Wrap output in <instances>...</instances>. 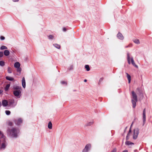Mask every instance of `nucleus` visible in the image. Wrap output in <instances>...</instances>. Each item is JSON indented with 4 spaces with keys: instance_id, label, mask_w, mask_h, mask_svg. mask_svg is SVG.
<instances>
[{
    "instance_id": "obj_1",
    "label": "nucleus",
    "mask_w": 152,
    "mask_h": 152,
    "mask_svg": "<svg viewBox=\"0 0 152 152\" xmlns=\"http://www.w3.org/2000/svg\"><path fill=\"white\" fill-rule=\"evenodd\" d=\"M132 101L133 104V107L135 108L136 106V103L137 101V96L134 91H132Z\"/></svg>"
},
{
    "instance_id": "obj_2",
    "label": "nucleus",
    "mask_w": 152,
    "mask_h": 152,
    "mask_svg": "<svg viewBox=\"0 0 152 152\" xmlns=\"http://www.w3.org/2000/svg\"><path fill=\"white\" fill-rule=\"evenodd\" d=\"M8 133L12 137H16L17 135V133L18 132V131L14 128L12 129L10 131H8Z\"/></svg>"
},
{
    "instance_id": "obj_3",
    "label": "nucleus",
    "mask_w": 152,
    "mask_h": 152,
    "mask_svg": "<svg viewBox=\"0 0 152 152\" xmlns=\"http://www.w3.org/2000/svg\"><path fill=\"white\" fill-rule=\"evenodd\" d=\"M127 60L128 63L130 64L131 62L132 64L134 66L137 67L138 66L136 65L133 58H130L129 53L127 54Z\"/></svg>"
},
{
    "instance_id": "obj_4",
    "label": "nucleus",
    "mask_w": 152,
    "mask_h": 152,
    "mask_svg": "<svg viewBox=\"0 0 152 152\" xmlns=\"http://www.w3.org/2000/svg\"><path fill=\"white\" fill-rule=\"evenodd\" d=\"M5 137L4 135H2V137L1 138L0 141L2 142L1 146L0 147V149H4L5 148L6 144L5 142Z\"/></svg>"
},
{
    "instance_id": "obj_5",
    "label": "nucleus",
    "mask_w": 152,
    "mask_h": 152,
    "mask_svg": "<svg viewBox=\"0 0 152 152\" xmlns=\"http://www.w3.org/2000/svg\"><path fill=\"white\" fill-rule=\"evenodd\" d=\"M13 93L14 95L18 98H20L21 95V90L14 91Z\"/></svg>"
},
{
    "instance_id": "obj_6",
    "label": "nucleus",
    "mask_w": 152,
    "mask_h": 152,
    "mask_svg": "<svg viewBox=\"0 0 152 152\" xmlns=\"http://www.w3.org/2000/svg\"><path fill=\"white\" fill-rule=\"evenodd\" d=\"M139 134V130L138 129H135L134 130L133 139H136L137 138Z\"/></svg>"
},
{
    "instance_id": "obj_7",
    "label": "nucleus",
    "mask_w": 152,
    "mask_h": 152,
    "mask_svg": "<svg viewBox=\"0 0 152 152\" xmlns=\"http://www.w3.org/2000/svg\"><path fill=\"white\" fill-rule=\"evenodd\" d=\"M20 63L18 62H16L14 64V66L17 69V70L18 72H20L21 70V69L20 68Z\"/></svg>"
},
{
    "instance_id": "obj_8",
    "label": "nucleus",
    "mask_w": 152,
    "mask_h": 152,
    "mask_svg": "<svg viewBox=\"0 0 152 152\" xmlns=\"http://www.w3.org/2000/svg\"><path fill=\"white\" fill-rule=\"evenodd\" d=\"M15 124L17 125H19L22 122V120L21 118H18L15 121Z\"/></svg>"
},
{
    "instance_id": "obj_9",
    "label": "nucleus",
    "mask_w": 152,
    "mask_h": 152,
    "mask_svg": "<svg viewBox=\"0 0 152 152\" xmlns=\"http://www.w3.org/2000/svg\"><path fill=\"white\" fill-rule=\"evenodd\" d=\"M14 91L16 90H22L20 86H15L13 87Z\"/></svg>"
},
{
    "instance_id": "obj_10",
    "label": "nucleus",
    "mask_w": 152,
    "mask_h": 152,
    "mask_svg": "<svg viewBox=\"0 0 152 152\" xmlns=\"http://www.w3.org/2000/svg\"><path fill=\"white\" fill-rule=\"evenodd\" d=\"M2 105L4 107H6L8 104V102L6 100H4L2 101Z\"/></svg>"
},
{
    "instance_id": "obj_11",
    "label": "nucleus",
    "mask_w": 152,
    "mask_h": 152,
    "mask_svg": "<svg viewBox=\"0 0 152 152\" xmlns=\"http://www.w3.org/2000/svg\"><path fill=\"white\" fill-rule=\"evenodd\" d=\"M117 36L118 38L122 40H123L124 39V37L122 35V34L119 32L118 33V34H117Z\"/></svg>"
},
{
    "instance_id": "obj_12",
    "label": "nucleus",
    "mask_w": 152,
    "mask_h": 152,
    "mask_svg": "<svg viewBox=\"0 0 152 152\" xmlns=\"http://www.w3.org/2000/svg\"><path fill=\"white\" fill-rule=\"evenodd\" d=\"M22 84L23 87L24 88H25L26 87V81L24 77L23 78Z\"/></svg>"
},
{
    "instance_id": "obj_13",
    "label": "nucleus",
    "mask_w": 152,
    "mask_h": 152,
    "mask_svg": "<svg viewBox=\"0 0 152 152\" xmlns=\"http://www.w3.org/2000/svg\"><path fill=\"white\" fill-rule=\"evenodd\" d=\"M145 109H144L143 112V120L144 123L145 121Z\"/></svg>"
},
{
    "instance_id": "obj_14",
    "label": "nucleus",
    "mask_w": 152,
    "mask_h": 152,
    "mask_svg": "<svg viewBox=\"0 0 152 152\" xmlns=\"http://www.w3.org/2000/svg\"><path fill=\"white\" fill-rule=\"evenodd\" d=\"M15 103V101L14 100H11L9 102V105L10 106H12L13 107L15 106L16 104L14 105Z\"/></svg>"
},
{
    "instance_id": "obj_15",
    "label": "nucleus",
    "mask_w": 152,
    "mask_h": 152,
    "mask_svg": "<svg viewBox=\"0 0 152 152\" xmlns=\"http://www.w3.org/2000/svg\"><path fill=\"white\" fill-rule=\"evenodd\" d=\"M91 147V145L90 144H88L86 145L84 148L88 151Z\"/></svg>"
},
{
    "instance_id": "obj_16",
    "label": "nucleus",
    "mask_w": 152,
    "mask_h": 152,
    "mask_svg": "<svg viewBox=\"0 0 152 152\" xmlns=\"http://www.w3.org/2000/svg\"><path fill=\"white\" fill-rule=\"evenodd\" d=\"M133 42L137 44H140V42L139 39H133Z\"/></svg>"
},
{
    "instance_id": "obj_17",
    "label": "nucleus",
    "mask_w": 152,
    "mask_h": 152,
    "mask_svg": "<svg viewBox=\"0 0 152 152\" xmlns=\"http://www.w3.org/2000/svg\"><path fill=\"white\" fill-rule=\"evenodd\" d=\"M126 74L127 75V77L128 80V83H130L131 80V77L130 75L128 74L127 73H126Z\"/></svg>"
},
{
    "instance_id": "obj_18",
    "label": "nucleus",
    "mask_w": 152,
    "mask_h": 152,
    "mask_svg": "<svg viewBox=\"0 0 152 152\" xmlns=\"http://www.w3.org/2000/svg\"><path fill=\"white\" fill-rule=\"evenodd\" d=\"M4 54L6 56H8L10 54V52L8 50H5L4 52Z\"/></svg>"
},
{
    "instance_id": "obj_19",
    "label": "nucleus",
    "mask_w": 152,
    "mask_h": 152,
    "mask_svg": "<svg viewBox=\"0 0 152 152\" xmlns=\"http://www.w3.org/2000/svg\"><path fill=\"white\" fill-rule=\"evenodd\" d=\"M131 127L130 129H129V132L128 133V134H127V136L126 137V140H129V135H130V133H131Z\"/></svg>"
},
{
    "instance_id": "obj_20",
    "label": "nucleus",
    "mask_w": 152,
    "mask_h": 152,
    "mask_svg": "<svg viewBox=\"0 0 152 152\" xmlns=\"http://www.w3.org/2000/svg\"><path fill=\"white\" fill-rule=\"evenodd\" d=\"M48 127L49 129H52V124L50 121L49 122L48 124Z\"/></svg>"
},
{
    "instance_id": "obj_21",
    "label": "nucleus",
    "mask_w": 152,
    "mask_h": 152,
    "mask_svg": "<svg viewBox=\"0 0 152 152\" xmlns=\"http://www.w3.org/2000/svg\"><path fill=\"white\" fill-rule=\"evenodd\" d=\"M53 46L55 47L56 48L58 49H60V45L57 44H53Z\"/></svg>"
},
{
    "instance_id": "obj_22",
    "label": "nucleus",
    "mask_w": 152,
    "mask_h": 152,
    "mask_svg": "<svg viewBox=\"0 0 152 152\" xmlns=\"http://www.w3.org/2000/svg\"><path fill=\"white\" fill-rule=\"evenodd\" d=\"M126 145H133L134 143L132 142H131L129 141H127L125 142Z\"/></svg>"
},
{
    "instance_id": "obj_23",
    "label": "nucleus",
    "mask_w": 152,
    "mask_h": 152,
    "mask_svg": "<svg viewBox=\"0 0 152 152\" xmlns=\"http://www.w3.org/2000/svg\"><path fill=\"white\" fill-rule=\"evenodd\" d=\"M6 79L12 81L13 80H14V79L13 78L9 77V76H7L6 77Z\"/></svg>"
},
{
    "instance_id": "obj_24",
    "label": "nucleus",
    "mask_w": 152,
    "mask_h": 152,
    "mask_svg": "<svg viewBox=\"0 0 152 152\" xmlns=\"http://www.w3.org/2000/svg\"><path fill=\"white\" fill-rule=\"evenodd\" d=\"M10 84H7L6 86L5 87V88H4V90L5 91H7L10 87Z\"/></svg>"
},
{
    "instance_id": "obj_25",
    "label": "nucleus",
    "mask_w": 152,
    "mask_h": 152,
    "mask_svg": "<svg viewBox=\"0 0 152 152\" xmlns=\"http://www.w3.org/2000/svg\"><path fill=\"white\" fill-rule=\"evenodd\" d=\"M8 72L9 73H11L12 72V69L10 67H8L7 69Z\"/></svg>"
},
{
    "instance_id": "obj_26",
    "label": "nucleus",
    "mask_w": 152,
    "mask_h": 152,
    "mask_svg": "<svg viewBox=\"0 0 152 152\" xmlns=\"http://www.w3.org/2000/svg\"><path fill=\"white\" fill-rule=\"evenodd\" d=\"M85 68L87 71H89L90 70V68L88 65H86L85 66Z\"/></svg>"
},
{
    "instance_id": "obj_27",
    "label": "nucleus",
    "mask_w": 152,
    "mask_h": 152,
    "mask_svg": "<svg viewBox=\"0 0 152 152\" xmlns=\"http://www.w3.org/2000/svg\"><path fill=\"white\" fill-rule=\"evenodd\" d=\"M4 62L3 61H0V65L1 66H4Z\"/></svg>"
},
{
    "instance_id": "obj_28",
    "label": "nucleus",
    "mask_w": 152,
    "mask_h": 152,
    "mask_svg": "<svg viewBox=\"0 0 152 152\" xmlns=\"http://www.w3.org/2000/svg\"><path fill=\"white\" fill-rule=\"evenodd\" d=\"M7 47L5 46H2L0 48L1 50H4L7 49Z\"/></svg>"
},
{
    "instance_id": "obj_29",
    "label": "nucleus",
    "mask_w": 152,
    "mask_h": 152,
    "mask_svg": "<svg viewBox=\"0 0 152 152\" xmlns=\"http://www.w3.org/2000/svg\"><path fill=\"white\" fill-rule=\"evenodd\" d=\"M5 113L6 115H10V112L9 110H6L5 111Z\"/></svg>"
},
{
    "instance_id": "obj_30",
    "label": "nucleus",
    "mask_w": 152,
    "mask_h": 152,
    "mask_svg": "<svg viewBox=\"0 0 152 152\" xmlns=\"http://www.w3.org/2000/svg\"><path fill=\"white\" fill-rule=\"evenodd\" d=\"M53 36L52 35H50L48 36V38L50 39H52L53 38Z\"/></svg>"
},
{
    "instance_id": "obj_31",
    "label": "nucleus",
    "mask_w": 152,
    "mask_h": 152,
    "mask_svg": "<svg viewBox=\"0 0 152 152\" xmlns=\"http://www.w3.org/2000/svg\"><path fill=\"white\" fill-rule=\"evenodd\" d=\"M3 56V53L2 52H0V57H2Z\"/></svg>"
},
{
    "instance_id": "obj_32",
    "label": "nucleus",
    "mask_w": 152,
    "mask_h": 152,
    "mask_svg": "<svg viewBox=\"0 0 152 152\" xmlns=\"http://www.w3.org/2000/svg\"><path fill=\"white\" fill-rule=\"evenodd\" d=\"M88 151L86 149L84 148L83 149L82 152H88Z\"/></svg>"
},
{
    "instance_id": "obj_33",
    "label": "nucleus",
    "mask_w": 152,
    "mask_h": 152,
    "mask_svg": "<svg viewBox=\"0 0 152 152\" xmlns=\"http://www.w3.org/2000/svg\"><path fill=\"white\" fill-rule=\"evenodd\" d=\"M0 39H1V40H3L4 39L5 37H4L3 36H1L0 37Z\"/></svg>"
},
{
    "instance_id": "obj_34",
    "label": "nucleus",
    "mask_w": 152,
    "mask_h": 152,
    "mask_svg": "<svg viewBox=\"0 0 152 152\" xmlns=\"http://www.w3.org/2000/svg\"><path fill=\"white\" fill-rule=\"evenodd\" d=\"M61 84H66V82H64V81H62V82H61Z\"/></svg>"
},
{
    "instance_id": "obj_35",
    "label": "nucleus",
    "mask_w": 152,
    "mask_h": 152,
    "mask_svg": "<svg viewBox=\"0 0 152 152\" xmlns=\"http://www.w3.org/2000/svg\"><path fill=\"white\" fill-rule=\"evenodd\" d=\"M116 149H114L111 152H116Z\"/></svg>"
},
{
    "instance_id": "obj_36",
    "label": "nucleus",
    "mask_w": 152,
    "mask_h": 152,
    "mask_svg": "<svg viewBox=\"0 0 152 152\" xmlns=\"http://www.w3.org/2000/svg\"><path fill=\"white\" fill-rule=\"evenodd\" d=\"M66 29L65 28H63V31H66Z\"/></svg>"
},
{
    "instance_id": "obj_37",
    "label": "nucleus",
    "mask_w": 152,
    "mask_h": 152,
    "mask_svg": "<svg viewBox=\"0 0 152 152\" xmlns=\"http://www.w3.org/2000/svg\"><path fill=\"white\" fill-rule=\"evenodd\" d=\"M73 66L72 65V66H70V68H69V69H73Z\"/></svg>"
},
{
    "instance_id": "obj_38",
    "label": "nucleus",
    "mask_w": 152,
    "mask_h": 152,
    "mask_svg": "<svg viewBox=\"0 0 152 152\" xmlns=\"http://www.w3.org/2000/svg\"><path fill=\"white\" fill-rule=\"evenodd\" d=\"M93 124V122H90L89 123V124H88V126H89V125H91V124Z\"/></svg>"
},
{
    "instance_id": "obj_39",
    "label": "nucleus",
    "mask_w": 152,
    "mask_h": 152,
    "mask_svg": "<svg viewBox=\"0 0 152 152\" xmlns=\"http://www.w3.org/2000/svg\"><path fill=\"white\" fill-rule=\"evenodd\" d=\"M0 134L1 135V138L2 137V135H3V134H2L1 132L0 131Z\"/></svg>"
},
{
    "instance_id": "obj_40",
    "label": "nucleus",
    "mask_w": 152,
    "mask_h": 152,
    "mask_svg": "<svg viewBox=\"0 0 152 152\" xmlns=\"http://www.w3.org/2000/svg\"><path fill=\"white\" fill-rule=\"evenodd\" d=\"M14 2H17L18 1V0H13Z\"/></svg>"
},
{
    "instance_id": "obj_41",
    "label": "nucleus",
    "mask_w": 152,
    "mask_h": 152,
    "mask_svg": "<svg viewBox=\"0 0 152 152\" xmlns=\"http://www.w3.org/2000/svg\"><path fill=\"white\" fill-rule=\"evenodd\" d=\"M123 152H128V151L127 150H125Z\"/></svg>"
},
{
    "instance_id": "obj_42",
    "label": "nucleus",
    "mask_w": 152,
    "mask_h": 152,
    "mask_svg": "<svg viewBox=\"0 0 152 152\" xmlns=\"http://www.w3.org/2000/svg\"><path fill=\"white\" fill-rule=\"evenodd\" d=\"M3 91L1 90H0V94L2 93Z\"/></svg>"
},
{
    "instance_id": "obj_43",
    "label": "nucleus",
    "mask_w": 152,
    "mask_h": 152,
    "mask_svg": "<svg viewBox=\"0 0 152 152\" xmlns=\"http://www.w3.org/2000/svg\"><path fill=\"white\" fill-rule=\"evenodd\" d=\"M9 124L10 125H11L12 124V123L11 122H9Z\"/></svg>"
},
{
    "instance_id": "obj_44",
    "label": "nucleus",
    "mask_w": 152,
    "mask_h": 152,
    "mask_svg": "<svg viewBox=\"0 0 152 152\" xmlns=\"http://www.w3.org/2000/svg\"><path fill=\"white\" fill-rule=\"evenodd\" d=\"M1 105H2L1 103V102H0V107H1Z\"/></svg>"
},
{
    "instance_id": "obj_45",
    "label": "nucleus",
    "mask_w": 152,
    "mask_h": 152,
    "mask_svg": "<svg viewBox=\"0 0 152 152\" xmlns=\"http://www.w3.org/2000/svg\"><path fill=\"white\" fill-rule=\"evenodd\" d=\"M127 129V127H126V128H125V130H124V132L126 131V129Z\"/></svg>"
},
{
    "instance_id": "obj_46",
    "label": "nucleus",
    "mask_w": 152,
    "mask_h": 152,
    "mask_svg": "<svg viewBox=\"0 0 152 152\" xmlns=\"http://www.w3.org/2000/svg\"><path fill=\"white\" fill-rule=\"evenodd\" d=\"M86 81H87V80H84V81L85 82H86Z\"/></svg>"
}]
</instances>
